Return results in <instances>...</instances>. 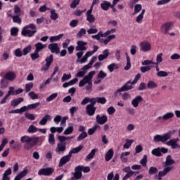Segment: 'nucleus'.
Masks as SVG:
<instances>
[{
    "label": "nucleus",
    "instance_id": "obj_46",
    "mask_svg": "<svg viewBox=\"0 0 180 180\" xmlns=\"http://www.w3.org/2000/svg\"><path fill=\"white\" fill-rule=\"evenodd\" d=\"M14 56L15 57H23V51L20 48H18L14 51Z\"/></svg>",
    "mask_w": 180,
    "mask_h": 180
},
{
    "label": "nucleus",
    "instance_id": "obj_24",
    "mask_svg": "<svg viewBox=\"0 0 180 180\" xmlns=\"http://www.w3.org/2000/svg\"><path fill=\"white\" fill-rule=\"evenodd\" d=\"M50 120H51V116L49 114H46L39 121V124L40 126H46L47 124V122Z\"/></svg>",
    "mask_w": 180,
    "mask_h": 180
},
{
    "label": "nucleus",
    "instance_id": "obj_45",
    "mask_svg": "<svg viewBox=\"0 0 180 180\" xmlns=\"http://www.w3.org/2000/svg\"><path fill=\"white\" fill-rule=\"evenodd\" d=\"M72 131H74V127H72V126L68 127V128L65 129L63 134H65V136H68L70 134H72Z\"/></svg>",
    "mask_w": 180,
    "mask_h": 180
},
{
    "label": "nucleus",
    "instance_id": "obj_55",
    "mask_svg": "<svg viewBox=\"0 0 180 180\" xmlns=\"http://www.w3.org/2000/svg\"><path fill=\"white\" fill-rule=\"evenodd\" d=\"M30 57L32 61H34V60H37V58H40V55L39 54V52H37V51H34V53L30 54Z\"/></svg>",
    "mask_w": 180,
    "mask_h": 180
},
{
    "label": "nucleus",
    "instance_id": "obj_18",
    "mask_svg": "<svg viewBox=\"0 0 180 180\" xmlns=\"http://www.w3.org/2000/svg\"><path fill=\"white\" fill-rule=\"evenodd\" d=\"M77 46L75 48L76 51H85L86 50L87 43L84 41H78L77 42Z\"/></svg>",
    "mask_w": 180,
    "mask_h": 180
},
{
    "label": "nucleus",
    "instance_id": "obj_6",
    "mask_svg": "<svg viewBox=\"0 0 180 180\" xmlns=\"http://www.w3.org/2000/svg\"><path fill=\"white\" fill-rule=\"evenodd\" d=\"M39 140H40V139L36 136L30 137L29 136H23L20 138L21 143H30L32 147H33V146H34L37 143H38Z\"/></svg>",
    "mask_w": 180,
    "mask_h": 180
},
{
    "label": "nucleus",
    "instance_id": "obj_44",
    "mask_svg": "<svg viewBox=\"0 0 180 180\" xmlns=\"http://www.w3.org/2000/svg\"><path fill=\"white\" fill-rule=\"evenodd\" d=\"M39 106H40V103L37 102V103H34L32 104H30L27 106H26V111L29 110V109L32 110V109H36L37 108H39Z\"/></svg>",
    "mask_w": 180,
    "mask_h": 180
},
{
    "label": "nucleus",
    "instance_id": "obj_42",
    "mask_svg": "<svg viewBox=\"0 0 180 180\" xmlns=\"http://www.w3.org/2000/svg\"><path fill=\"white\" fill-rule=\"evenodd\" d=\"M134 143V140L133 139H127L126 140V143L123 145V148H127L129 149L131 146V144Z\"/></svg>",
    "mask_w": 180,
    "mask_h": 180
},
{
    "label": "nucleus",
    "instance_id": "obj_38",
    "mask_svg": "<svg viewBox=\"0 0 180 180\" xmlns=\"http://www.w3.org/2000/svg\"><path fill=\"white\" fill-rule=\"evenodd\" d=\"M146 13V9H143L141 13L136 17V21L137 23H141L143 18H144V14Z\"/></svg>",
    "mask_w": 180,
    "mask_h": 180
},
{
    "label": "nucleus",
    "instance_id": "obj_26",
    "mask_svg": "<svg viewBox=\"0 0 180 180\" xmlns=\"http://www.w3.org/2000/svg\"><path fill=\"white\" fill-rule=\"evenodd\" d=\"M115 154V152L113 151V149H109L108 152L105 153V161L108 162L113 158V155Z\"/></svg>",
    "mask_w": 180,
    "mask_h": 180
},
{
    "label": "nucleus",
    "instance_id": "obj_2",
    "mask_svg": "<svg viewBox=\"0 0 180 180\" xmlns=\"http://www.w3.org/2000/svg\"><path fill=\"white\" fill-rule=\"evenodd\" d=\"M35 33H37V30H36V25L33 23L25 26L21 32L22 36H27L28 37H33Z\"/></svg>",
    "mask_w": 180,
    "mask_h": 180
},
{
    "label": "nucleus",
    "instance_id": "obj_52",
    "mask_svg": "<svg viewBox=\"0 0 180 180\" xmlns=\"http://www.w3.org/2000/svg\"><path fill=\"white\" fill-rule=\"evenodd\" d=\"M27 131L28 133H30V134L36 133L38 131V128L34 127V125L31 124L28 127Z\"/></svg>",
    "mask_w": 180,
    "mask_h": 180
},
{
    "label": "nucleus",
    "instance_id": "obj_17",
    "mask_svg": "<svg viewBox=\"0 0 180 180\" xmlns=\"http://www.w3.org/2000/svg\"><path fill=\"white\" fill-rule=\"evenodd\" d=\"M48 49L50 50L51 53L53 54H59L60 47H58V44L52 43L48 46Z\"/></svg>",
    "mask_w": 180,
    "mask_h": 180
},
{
    "label": "nucleus",
    "instance_id": "obj_10",
    "mask_svg": "<svg viewBox=\"0 0 180 180\" xmlns=\"http://www.w3.org/2000/svg\"><path fill=\"white\" fill-rule=\"evenodd\" d=\"M73 176L71 177V180H78L82 178V172L81 171V165H79L75 168V172L72 173Z\"/></svg>",
    "mask_w": 180,
    "mask_h": 180
},
{
    "label": "nucleus",
    "instance_id": "obj_22",
    "mask_svg": "<svg viewBox=\"0 0 180 180\" xmlns=\"http://www.w3.org/2000/svg\"><path fill=\"white\" fill-rule=\"evenodd\" d=\"M143 102V97L141 96H136L134 99H132L131 104L134 108H139V105Z\"/></svg>",
    "mask_w": 180,
    "mask_h": 180
},
{
    "label": "nucleus",
    "instance_id": "obj_49",
    "mask_svg": "<svg viewBox=\"0 0 180 180\" xmlns=\"http://www.w3.org/2000/svg\"><path fill=\"white\" fill-rule=\"evenodd\" d=\"M49 143L51 146H54L56 144V139L54 138V134L53 133L49 135Z\"/></svg>",
    "mask_w": 180,
    "mask_h": 180
},
{
    "label": "nucleus",
    "instance_id": "obj_3",
    "mask_svg": "<svg viewBox=\"0 0 180 180\" xmlns=\"http://www.w3.org/2000/svg\"><path fill=\"white\" fill-rule=\"evenodd\" d=\"M175 134V130L169 131L167 133L163 135L157 134L153 137L155 143H167L168 140L171 139V136Z\"/></svg>",
    "mask_w": 180,
    "mask_h": 180
},
{
    "label": "nucleus",
    "instance_id": "obj_4",
    "mask_svg": "<svg viewBox=\"0 0 180 180\" xmlns=\"http://www.w3.org/2000/svg\"><path fill=\"white\" fill-rule=\"evenodd\" d=\"M98 58V57L96 56H93L91 59V60L89 61V63L84 65L83 68H82V70L79 71L76 77H77V78H82V77H85V75L86 74V71H88V70H89V68H92V65H94V63H95V61H96V59Z\"/></svg>",
    "mask_w": 180,
    "mask_h": 180
},
{
    "label": "nucleus",
    "instance_id": "obj_39",
    "mask_svg": "<svg viewBox=\"0 0 180 180\" xmlns=\"http://www.w3.org/2000/svg\"><path fill=\"white\" fill-rule=\"evenodd\" d=\"M108 77V73L103 70H100L97 75L98 79H105Z\"/></svg>",
    "mask_w": 180,
    "mask_h": 180
},
{
    "label": "nucleus",
    "instance_id": "obj_13",
    "mask_svg": "<svg viewBox=\"0 0 180 180\" xmlns=\"http://www.w3.org/2000/svg\"><path fill=\"white\" fill-rule=\"evenodd\" d=\"M174 116H175L174 112H167V113L163 115L162 116L158 117L157 118V120H159V122L160 123H164V122H165L169 119H172V117H174Z\"/></svg>",
    "mask_w": 180,
    "mask_h": 180
},
{
    "label": "nucleus",
    "instance_id": "obj_64",
    "mask_svg": "<svg viewBox=\"0 0 180 180\" xmlns=\"http://www.w3.org/2000/svg\"><path fill=\"white\" fill-rule=\"evenodd\" d=\"M130 53L131 56H136V53H137V46L132 45L131 46Z\"/></svg>",
    "mask_w": 180,
    "mask_h": 180
},
{
    "label": "nucleus",
    "instance_id": "obj_56",
    "mask_svg": "<svg viewBox=\"0 0 180 180\" xmlns=\"http://www.w3.org/2000/svg\"><path fill=\"white\" fill-rule=\"evenodd\" d=\"M58 96V94L54 93L50 95L49 97L46 98V102H51V101H54L56 98Z\"/></svg>",
    "mask_w": 180,
    "mask_h": 180
},
{
    "label": "nucleus",
    "instance_id": "obj_20",
    "mask_svg": "<svg viewBox=\"0 0 180 180\" xmlns=\"http://www.w3.org/2000/svg\"><path fill=\"white\" fill-rule=\"evenodd\" d=\"M96 122L98 124H105L108 122V116L106 115H97L96 117Z\"/></svg>",
    "mask_w": 180,
    "mask_h": 180
},
{
    "label": "nucleus",
    "instance_id": "obj_37",
    "mask_svg": "<svg viewBox=\"0 0 180 180\" xmlns=\"http://www.w3.org/2000/svg\"><path fill=\"white\" fill-rule=\"evenodd\" d=\"M24 99L23 98L20 97L17 99H14L11 101V106H18L20 103H22L23 102Z\"/></svg>",
    "mask_w": 180,
    "mask_h": 180
},
{
    "label": "nucleus",
    "instance_id": "obj_25",
    "mask_svg": "<svg viewBox=\"0 0 180 180\" xmlns=\"http://www.w3.org/2000/svg\"><path fill=\"white\" fill-rule=\"evenodd\" d=\"M4 78L7 81H14L16 79V74L15 72H8L5 75Z\"/></svg>",
    "mask_w": 180,
    "mask_h": 180
},
{
    "label": "nucleus",
    "instance_id": "obj_27",
    "mask_svg": "<svg viewBox=\"0 0 180 180\" xmlns=\"http://www.w3.org/2000/svg\"><path fill=\"white\" fill-rule=\"evenodd\" d=\"M46 47H47L46 44H43L41 42H38L35 44V51L40 53V51H41L42 50H44V49H46Z\"/></svg>",
    "mask_w": 180,
    "mask_h": 180
},
{
    "label": "nucleus",
    "instance_id": "obj_61",
    "mask_svg": "<svg viewBox=\"0 0 180 180\" xmlns=\"http://www.w3.org/2000/svg\"><path fill=\"white\" fill-rule=\"evenodd\" d=\"M140 164L142 167H147V155L143 156V158L140 160Z\"/></svg>",
    "mask_w": 180,
    "mask_h": 180
},
{
    "label": "nucleus",
    "instance_id": "obj_1",
    "mask_svg": "<svg viewBox=\"0 0 180 180\" xmlns=\"http://www.w3.org/2000/svg\"><path fill=\"white\" fill-rule=\"evenodd\" d=\"M175 164V160L172 159V156L168 155L166 158V160L165 162L164 165V169L162 171H160L158 174V179L162 180V176H165L167 174H169V172H171L174 169V167L171 165H174Z\"/></svg>",
    "mask_w": 180,
    "mask_h": 180
},
{
    "label": "nucleus",
    "instance_id": "obj_47",
    "mask_svg": "<svg viewBox=\"0 0 180 180\" xmlns=\"http://www.w3.org/2000/svg\"><path fill=\"white\" fill-rule=\"evenodd\" d=\"M10 16H11V18L13 19V22L14 23H18V25H20V23H22V19L20 18V15H11Z\"/></svg>",
    "mask_w": 180,
    "mask_h": 180
},
{
    "label": "nucleus",
    "instance_id": "obj_11",
    "mask_svg": "<svg viewBox=\"0 0 180 180\" xmlns=\"http://www.w3.org/2000/svg\"><path fill=\"white\" fill-rule=\"evenodd\" d=\"M133 85L131 84V82L129 81L125 84H124L121 88L118 89L115 92V94L117 95V94L120 92H124L126 91H129V89H133Z\"/></svg>",
    "mask_w": 180,
    "mask_h": 180
},
{
    "label": "nucleus",
    "instance_id": "obj_29",
    "mask_svg": "<svg viewBox=\"0 0 180 180\" xmlns=\"http://www.w3.org/2000/svg\"><path fill=\"white\" fill-rule=\"evenodd\" d=\"M112 4H110V2L108 1H104L103 3L101 4V9H103V11H108L109 8H110Z\"/></svg>",
    "mask_w": 180,
    "mask_h": 180
},
{
    "label": "nucleus",
    "instance_id": "obj_12",
    "mask_svg": "<svg viewBox=\"0 0 180 180\" xmlns=\"http://www.w3.org/2000/svg\"><path fill=\"white\" fill-rule=\"evenodd\" d=\"M67 150V143H58L55 149L56 154H64Z\"/></svg>",
    "mask_w": 180,
    "mask_h": 180
},
{
    "label": "nucleus",
    "instance_id": "obj_23",
    "mask_svg": "<svg viewBox=\"0 0 180 180\" xmlns=\"http://www.w3.org/2000/svg\"><path fill=\"white\" fill-rule=\"evenodd\" d=\"M70 160H71V155L70 153H68V155L62 157L60 160L59 167H63V165H65L67 162H70Z\"/></svg>",
    "mask_w": 180,
    "mask_h": 180
},
{
    "label": "nucleus",
    "instance_id": "obj_53",
    "mask_svg": "<svg viewBox=\"0 0 180 180\" xmlns=\"http://www.w3.org/2000/svg\"><path fill=\"white\" fill-rule=\"evenodd\" d=\"M51 19L52 20H57V19H58V14L56 13V10L54 9L51 11Z\"/></svg>",
    "mask_w": 180,
    "mask_h": 180
},
{
    "label": "nucleus",
    "instance_id": "obj_19",
    "mask_svg": "<svg viewBox=\"0 0 180 180\" xmlns=\"http://www.w3.org/2000/svg\"><path fill=\"white\" fill-rule=\"evenodd\" d=\"M92 11H94V9H92V7H90V9L86 13V20L89 23H94L96 20L95 16L92 14Z\"/></svg>",
    "mask_w": 180,
    "mask_h": 180
},
{
    "label": "nucleus",
    "instance_id": "obj_9",
    "mask_svg": "<svg viewBox=\"0 0 180 180\" xmlns=\"http://www.w3.org/2000/svg\"><path fill=\"white\" fill-rule=\"evenodd\" d=\"M53 55H50L49 56L46 57V58L45 59V61L46 63L45 65L42 66L41 71H44V72L49 71V70H50V66L53 63Z\"/></svg>",
    "mask_w": 180,
    "mask_h": 180
},
{
    "label": "nucleus",
    "instance_id": "obj_34",
    "mask_svg": "<svg viewBox=\"0 0 180 180\" xmlns=\"http://www.w3.org/2000/svg\"><path fill=\"white\" fill-rule=\"evenodd\" d=\"M26 105L22 106V108H20V109H16V110H12L11 111H9L10 114L12 113H19L20 115H22V113H23V112H26Z\"/></svg>",
    "mask_w": 180,
    "mask_h": 180
},
{
    "label": "nucleus",
    "instance_id": "obj_33",
    "mask_svg": "<svg viewBox=\"0 0 180 180\" xmlns=\"http://www.w3.org/2000/svg\"><path fill=\"white\" fill-rule=\"evenodd\" d=\"M130 155V152H123L120 155V160L122 162H127V157Z\"/></svg>",
    "mask_w": 180,
    "mask_h": 180
},
{
    "label": "nucleus",
    "instance_id": "obj_35",
    "mask_svg": "<svg viewBox=\"0 0 180 180\" xmlns=\"http://www.w3.org/2000/svg\"><path fill=\"white\" fill-rule=\"evenodd\" d=\"M27 174V169H24L20 172L15 178L14 180H21L23 176H26Z\"/></svg>",
    "mask_w": 180,
    "mask_h": 180
},
{
    "label": "nucleus",
    "instance_id": "obj_15",
    "mask_svg": "<svg viewBox=\"0 0 180 180\" xmlns=\"http://www.w3.org/2000/svg\"><path fill=\"white\" fill-rule=\"evenodd\" d=\"M178 141H179V139H170L167 142V146H170L172 150H175L176 148H180V145L178 144Z\"/></svg>",
    "mask_w": 180,
    "mask_h": 180
},
{
    "label": "nucleus",
    "instance_id": "obj_36",
    "mask_svg": "<svg viewBox=\"0 0 180 180\" xmlns=\"http://www.w3.org/2000/svg\"><path fill=\"white\" fill-rule=\"evenodd\" d=\"M84 148V146H79L77 148H74L71 150H70L69 154L70 155L71 157H72V154H77V153H79L81 150Z\"/></svg>",
    "mask_w": 180,
    "mask_h": 180
},
{
    "label": "nucleus",
    "instance_id": "obj_21",
    "mask_svg": "<svg viewBox=\"0 0 180 180\" xmlns=\"http://www.w3.org/2000/svg\"><path fill=\"white\" fill-rule=\"evenodd\" d=\"M95 112H96V107H95V105L88 104L86 106V113L89 116H94V115H95Z\"/></svg>",
    "mask_w": 180,
    "mask_h": 180
},
{
    "label": "nucleus",
    "instance_id": "obj_54",
    "mask_svg": "<svg viewBox=\"0 0 180 180\" xmlns=\"http://www.w3.org/2000/svg\"><path fill=\"white\" fill-rule=\"evenodd\" d=\"M96 153V149H92L90 153L86 155V160H92V158L95 157Z\"/></svg>",
    "mask_w": 180,
    "mask_h": 180
},
{
    "label": "nucleus",
    "instance_id": "obj_31",
    "mask_svg": "<svg viewBox=\"0 0 180 180\" xmlns=\"http://www.w3.org/2000/svg\"><path fill=\"white\" fill-rule=\"evenodd\" d=\"M109 72H113L115 70H119V65L117 63H111L107 67Z\"/></svg>",
    "mask_w": 180,
    "mask_h": 180
},
{
    "label": "nucleus",
    "instance_id": "obj_63",
    "mask_svg": "<svg viewBox=\"0 0 180 180\" xmlns=\"http://www.w3.org/2000/svg\"><path fill=\"white\" fill-rule=\"evenodd\" d=\"M71 74L67 75L65 73L63 74V77H61L62 82H65V81H68V79H71Z\"/></svg>",
    "mask_w": 180,
    "mask_h": 180
},
{
    "label": "nucleus",
    "instance_id": "obj_59",
    "mask_svg": "<svg viewBox=\"0 0 180 180\" xmlns=\"http://www.w3.org/2000/svg\"><path fill=\"white\" fill-rule=\"evenodd\" d=\"M8 84V81H6V79H5V77L4 79H1L0 81L1 88H7Z\"/></svg>",
    "mask_w": 180,
    "mask_h": 180
},
{
    "label": "nucleus",
    "instance_id": "obj_14",
    "mask_svg": "<svg viewBox=\"0 0 180 180\" xmlns=\"http://www.w3.org/2000/svg\"><path fill=\"white\" fill-rule=\"evenodd\" d=\"M54 172V169L51 167L40 169L38 172V175H44L45 176H50Z\"/></svg>",
    "mask_w": 180,
    "mask_h": 180
},
{
    "label": "nucleus",
    "instance_id": "obj_41",
    "mask_svg": "<svg viewBox=\"0 0 180 180\" xmlns=\"http://www.w3.org/2000/svg\"><path fill=\"white\" fill-rule=\"evenodd\" d=\"M32 45H28L22 49L23 56H27L29 53H32Z\"/></svg>",
    "mask_w": 180,
    "mask_h": 180
},
{
    "label": "nucleus",
    "instance_id": "obj_28",
    "mask_svg": "<svg viewBox=\"0 0 180 180\" xmlns=\"http://www.w3.org/2000/svg\"><path fill=\"white\" fill-rule=\"evenodd\" d=\"M64 37V34H60L56 36H52L49 38L51 43H54V41H59V40H61L63 37Z\"/></svg>",
    "mask_w": 180,
    "mask_h": 180
},
{
    "label": "nucleus",
    "instance_id": "obj_51",
    "mask_svg": "<svg viewBox=\"0 0 180 180\" xmlns=\"http://www.w3.org/2000/svg\"><path fill=\"white\" fill-rule=\"evenodd\" d=\"M114 39H116V35H109L105 39L103 40L105 46H106L111 40H114Z\"/></svg>",
    "mask_w": 180,
    "mask_h": 180
},
{
    "label": "nucleus",
    "instance_id": "obj_40",
    "mask_svg": "<svg viewBox=\"0 0 180 180\" xmlns=\"http://www.w3.org/2000/svg\"><path fill=\"white\" fill-rule=\"evenodd\" d=\"M147 86L149 89H155V88L158 87V85L157 83H155V82L150 80L147 84Z\"/></svg>",
    "mask_w": 180,
    "mask_h": 180
},
{
    "label": "nucleus",
    "instance_id": "obj_30",
    "mask_svg": "<svg viewBox=\"0 0 180 180\" xmlns=\"http://www.w3.org/2000/svg\"><path fill=\"white\" fill-rule=\"evenodd\" d=\"M64 131V127H52L50 128V131L52 134L54 133H63V131Z\"/></svg>",
    "mask_w": 180,
    "mask_h": 180
},
{
    "label": "nucleus",
    "instance_id": "obj_48",
    "mask_svg": "<svg viewBox=\"0 0 180 180\" xmlns=\"http://www.w3.org/2000/svg\"><path fill=\"white\" fill-rule=\"evenodd\" d=\"M141 9H143V6H141V4H136L134 6V11L133 13V15H137V13H139Z\"/></svg>",
    "mask_w": 180,
    "mask_h": 180
},
{
    "label": "nucleus",
    "instance_id": "obj_7",
    "mask_svg": "<svg viewBox=\"0 0 180 180\" xmlns=\"http://www.w3.org/2000/svg\"><path fill=\"white\" fill-rule=\"evenodd\" d=\"M98 49H99V47L96 45H94V50L92 51H87L82 58V59L79 60V63H81V64L86 63V61H88V58H89V57H92V56H94V54L98 51Z\"/></svg>",
    "mask_w": 180,
    "mask_h": 180
},
{
    "label": "nucleus",
    "instance_id": "obj_43",
    "mask_svg": "<svg viewBox=\"0 0 180 180\" xmlns=\"http://www.w3.org/2000/svg\"><path fill=\"white\" fill-rule=\"evenodd\" d=\"M126 58H127V65L124 67L125 71H128V70H130L131 68V63L130 62V57H129V55L126 53Z\"/></svg>",
    "mask_w": 180,
    "mask_h": 180
},
{
    "label": "nucleus",
    "instance_id": "obj_57",
    "mask_svg": "<svg viewBox=\"0 0 180 180\" xmlns=\"http://www.w3.org/2000/svg\"><path fill=\"white\" fill-rule=\"evenodd\" d=\"M158 172V169L155 167H150L149 168L148 174L149 175H154Z\"/></svg>",
    "mask_w": 180,
    "mask_h": 180
},
{
    "label": "nucleus",
    "instance_id": "obj_62",
    "mask_svg": "<svg viewBox=\"0 0 180 180\" xmlns=\"http://www.w3.org/2000/svg\"><path fill=\"white\" fill-rule=\"evenodd\" d=\"M33 82H30L25 84V92H30L33 88Z\"/></svg>",
    "mask_w": 180,
    "mask_h": 180
},
{
    "label": "nucleus",
    "instance_id": "obj_16",
    "mask_svg": "<svg viewBox=\"0 0 180 180\" xmlns=\"http://www.w3.org/2000/svg\"><path fill=\"white\" fill-rule=\"evenodd\" d=\"M172 26H174L173 21L165 22L161 27L162 33H165V34H167V33H168V32H169V29H171V27H172Z\"/></svg>",
    "mask_w": 180,
    "mask_h": 180
},
{
    "label": "nucleus",
    "instance_id": "obj_32",
    "mask_svg": "<svg viewBox=\"0 0 180 180\" xmlns=\"http://www.w3.org/2000/svg\"><path fill=\"white\" fill-rule=\"evenodd\" d=\"M14 13L15 16H22V15H23L25 13L20 9L19 6L15 5L14 6Z\"/></svg>",
    "mask_w": 180,
    "mask_h": 180
},
{
    "label": "nucleus",
    "instance_id": "obj_8",
    "mask_svg": "<svg viewBox=\"0 0 180 180\" xmlns=\"http://www.w3.org/2000/svg\"><path fill=\"white\" fill-rule=\"evenodd\" d=\"M140 50L143 53H147L151 51V44L148 41H143L140 42Z\"/></svg>",
    "mask_w": 180,
    "mask_h": 180
},
{
    "label": "nucleus",
    "instance_id": "obj_58",
    "mask_svg": "<svg viewBox=\"0 0 180 180\" xmlns=\"http://www.w3.org/2000/svg\"><path fill=\"white\" fill-rule=\"evenodd\" d=\"M86 137H88V134L86 131H84L77 137V141H82V140L86 139Z\"/></svg>",
    "mask_w": 180,
    "mask_h": 180
},
{
    "label": "nucleus",
    "instance_id": "obj_5",
    "mask_svg": "<svg viewBox=\"0 0 180 180\" xmlns=\"http://www.w3.org/2000/svg\"><path fill=\"white\" fill-rule=\"evenodd\" d=\"M96 74V72L91 71L89 72L87 75H86L82 80L79 82V86L82 88V86H84L86 84L92 83V79L94 78V75Z\"/></svg>",
    "mask_w": 180,
    "mask_h": 180
},
{
    "label": "nucleus",
    "instance_id": "obj_60",
    "mask_svg": "<svg viewBox=\"0 0 180 180\" xmlns=\"http://www.w3.org/2000/svg\"><path fill=\"white\" fill-rule=\"evenodd\" d=\"M141 72H143V74H146V72L150 71L151 70V66H142L140 68Z\"/></svg>",
    "mask_w": 180,
    "mask_h": 180
},
{
    "label": "nucleus",
    "instance_id": "obj_50",
    "mask_svg": "<svg viewBox=\"0 0 180 180\" xmlns=\"http://www.w3.org/2000/svg\"><path fill=\"white\" fill-rule=\"evenodd\" d=\"M152 154L153 155H155V157H161V155H162V154L161 153V148H158L153 149L152 150Z\"/></svg>",
    "mask_w": 180,
    "mask_h": 180
}]
</instances>
